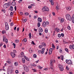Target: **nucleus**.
Masks as SVG:
<instances>
[{
    "label": "nucleus",
    "instance_id": "54",
    "mask_svg": "<svg viewBox=\"0 0 74 74\" xmlns=\"http://www.w3.org/2000/svg\"><path fill=\"white\" fill-rule=\"evenodd\" d=\"M49 51H51L52 52V49L51 48L50 49H49Z\"/></svg>",
    "mask_w": 74,
    "mask_h": 74
},
{
    "label": "nucleus",
    "instance_id": "40",
    "mask_svg": "<svg viewBox=\"0 0 74 74\" xmlns=\"http://www.w3.org/2000/svg\"><path fill=\"white\" fill-rule=\"evenodd\" d=\"M23 41H24V42H26L27 41V39L26 38L25 39H24L23 40Z\"/></svg>",
    "mask_w": 74,
    "mask_h": 74
},
{
    "label": "nucleus",
    "instance_id": "57",
    "mask_svg": "<svg viewBox=\"0 0 74 74\" xmlns=\"http://www.w3.org/2000/svg\"><path fill=\"white\" fill-rule=\"evenodd\" d=\"M52 51H49V55H51V54L52 53Z\"/></svg>",
    "mask_w": 74,
    "mask_h": 74
},
{
    "label": "nucleus",
    "instance_id": "35",
    "mask_svg": "<svg viewBox=\"0 0 74 74\" xmlns=\"http://www.w3.org/2000/svg\"><path fill=\"white\" fill-rule=\"evenodd\" d=\"M58 37L59 38H60L61 37V35H60V34H59L58 35Z\"/></svg>",
    "mask_w": 74,
    "mask_h": 74
},
{
    "label": "nucleus",
    "instance_id": "27",
    "mask_svg": "<svg viewBox=\"0 0 74 74\" xmlns=\"http://www.w3.org/2000/svg\"><path fill=\"white\" fill-rule=\"evenodd\" d=\"M5 26H8V23L7 22H5Z\"/></svg>",
    "mask_w": 74,
    "mask_h": 74
},
{
    "label": "nucleus",
    "instance_id": "33",
    "mask_svg": "<svg viewBox=\"0 0 74 74\" xmlns=\"http://www.w3.org/2000/svg\"><path fill=\"white\" fill-rule=\"evenodd\" d=\"M40 26V23H38V27H39Z\"/></svg>",
    "mask_w": 74,
    "mask_h": 74
},
{
    "label": "nucleus",
    "instance_id": "24",
    "mask_svg": "<svg viewBox=\"0 0 74 74\" xmlns=\"http://www.w3.org/2000/svg\"><path fill=\"white\" fill-rule=\"evenodd\" d=\"M48 29H47V28H46L45 30V33H48Z\"/></svg>",
    "mask_w": 74,
    "mask_h": 74
},
{
    "label": "nucleus",
    "instance_id": "23",
    "mask_svg": "<svg viewBox=\"0 0 74 74\" xmlns=\"http://www.w3.org/2000/svg\"><path fill=\"white\" fill-rule=\"evenodd\" d=\"M14 65L15 66H18V62H16L14 63Z\"/></svg>",
    "mask_w": 74,
    "mask_h": 74
},
{
    "label": "nucleus",
    "instance_id": "63",
    "mask_svg": "<svg viewBox=\"0 0 74 74\" xmlns=\"http://www.w3.org/2000/svg\"><path fill=\"white\" fill-rule=\"evenodd\" d=\"M17 31H18V32H19V27L17 28Z\"/></svg>",
    "mask_w": 74,
    "mask_h": 74
},
{
    "label": "nucleus",
    "instance_id": "56",
    "mask_svg": "<svg viewBox=\"0 0 74 74\" xmlns=\"http://www.w3.org/2000/svg\"><path fill=\"white\" fill-rule=\"evenodd\" d=\"M71 20L72 21V22L73 23H74V18H72V19H71Z\"/></svg>",
    "mask_w": 74,
    "mask_h": 74
},
{
    "label": "nucleus",
    "instance_id": "31",
    "mask_svg": "<svg viewBox=\"0 0 74 74\" xmlns=\"http://www.w3.org/2000/svg\"><path fill=\"white\" fill-rule=\"evenodd\" d=\"M39 48H40V49H41L42 48V45H39Z\"/></svg>",
    "mask_w": 74,
    "mask_h": 74
},
{
    "label": "nucleus",
    "instance_id": "62",
    "mask_svg": "<svg viewBox=\"0 0 74 74\" xmlns=\"http://www.w3.org/2000/svg\"><path fill=\"white\" fill-rule=\"evenodd\" d=\"M62 18H61L60 17H58V19L60 21Z\"/></svg>",
    "mask_w": 74,
    "mask_h": 74
},
{
    "label": "nucleus",
    "instance_id": "44",
    "mask_svg": "<svg viewBox=\"0 0 74 74\" xmlns=\"http://www.w3.org/2000/svg\"><path fill=\"white\" fill-rule=\"evenodd\" d=\"M15 42H19V40H15Z\"/></svg>",
    "mask_w": 74,
    "mask_h": 74
},
{
    "label": "nucleus",
    "instance_id": "49",
    "mask_svg": "<svg viewBox=\"0 0 74 74\" xmlns=\"http://www.w3.org/2000/svg\"><path fill=\"white\" fill-rule=\"evenodd\" d=\"M62 49H60V53H62Z\"/></svg>",
    "mask_w": 74,
    "mask_h": 74
},
{
    "label": "nucleus",
    "instance_id": "1",
    "mask_svg": "<svg viewBox=\"0 0 74 74\" xmlns=\"http://www.w3.org/2000/svg\"><path fill=\"white\" fill-rule=\"evenodd\" d=\"M66 18L68 21H71V17L69 14H66Z\"/></svg>",
    "mask_w": 74,
    "mask_h": 74
},
{
    "label": "nucleus",
    "instance_id": "7",
    "mask_svg": "<svg viewBox=\"0 0 74 74\" xmlns=\"http://www.w3.org/2000/svg\"><path fill=\"white\" fill-rule=\"evenodd\" d=\"M11 55L12 58H14L15 56V54L12 52H11Z\"/></svg>",
    "mask_w": 74,
    "mask_h": 74
},
{
    "label": "nucleus",
    "instance_id": "25",
    "mask_svg": "<svg viewBox=\"0 0 74 74\" xmlns=\"http://www.w3.org/2000/svg\"><path fill=\"white\" fill-rule=\"evenodd\" d=\"M60 59L62 60H63V56L61 55L60 56Z\"/></svg>",
    "mask_w": 74,
    "mask_h": 74
},
{
    "label": "nucleus",
    "instance_id": "10",
    "mask_svg": "<svg viewBox=\"0 0 74 74\" xmlns=\"http://www.w3.org/2000/svg\"><path fill=\"white\" fill-rule=\"evenodd\" d=\"M14 10V8H13V6H11L10 7V8H9V10L10 11H13V10Z\"/></svg>",
    "mask_w": 74,
    "mask_h": 74
},
{
    "label": "nucleus",
    "instance_id": "15",
    "mask_svg": "<svg viewBox=\"0 0 74 74\" xmlns=\"http://www.w3.org/2000/svg\"><path fill=\"white\" fill-rule=\"evenodd\" d=\"M16 4V3H15V2L13 1L12 2V5H13V6H15V5Z\"/></svg>",
    "mask_w": 74,
    "mask_h": 74
},
{
    "label": "nucleus",
    "instance_id": "34",
    "mask_svg": "<svg viewBox=\"0 0 74 74\" xmlns=\"http://www.w3.org/2000/svg\"><path fill=\"white\" fill-rule=\"evenodd\" d=\"M65 51H66L67 52H69V49H68L66 48L65 49Z\"/></svg>",
    "mask_w": 74,
    "mask_h": 74
},
{
    "label": "nucleus",
    "instance_id": "5",
    "mask_svg": "<svg viewBox=\"0 0 74 74\" xmlns=\"http://www.w3.org/2000/svg\"><path fill=\"white\" fill-rule=\"evenodd\" d=\"M59 67L60 71H63L64 69L63 68V66L61 65H59Z\"/></svg>",
    "mask_w": 74,
    "mask_h": 74
},
{
    "label": "nucleus",
    "instance_id": "52",
    "mask_svg": "<svg viewBox=\"0 0 74 74\" xmlns=\"http://www.w3.org/2000/svg\"><path fill=\"white\" fill-rule=\"evenodd\" d=\"M10 14L11 15V16H12V15H13V14H14V13L12 12H11Z\"/></svg>",
    "mask_w": 74,
    "mask_h": 74
},
{
    "label": "nucleus",
    "instance_id": "16",
    "mask_svg": "<svg viewBox=\"0 0 74 74\" xmlns=\"http://www.w3.org/2000/svg\"><path fill=\"white\" fill-rule=\"evenodd\" d=\"M5 29L6 30H9V26H5Z\"/></svg>",
    "mask_w": 74,
    "mask_h": 74
},
{
    "label": "nucleus",
    "instance_id": "53",
    "mask_svg": "<svg viewBox=\"0 0 74 74\" xmlns=\"http://www.w3.org/2000/svg\"><path fill=\"white\" fill-rule=\"evenodd\" d=\"M13 52L14 53H16V50H14L13 51Z\"/></svg>",
    "mask_w": 74,
    "mask_h": 74
},
{
    "label": "nucleus",
    "instance_id": "42",
    "mask_svg": "<svg viewBox=\"0 0 74 74\" xmlns=\"http://www.w3.org/2000/svg\"><path fill=\"white\" fill-rule=\"evenodd\" d=\"M5 42L6 44H7L8 43V39H5Z\"/></svg>",
    "mask_w": 74,
    "mask_h": 74
},
{
    "label": "nucleus",
    "instance_id": "55",
    "mask_svg": "<svg viewBox=\"0 0 74 74\" xmlns=\"http://www.w3.org/2000/svg\"><path fill=\"white\" fill-rule=\"evenodd\" d=\"M66 69L67 70H69V67L67 66H66Z\"/></svg>",
    "mask_w": 74,
    "mask_h": 74
},
{
    "label": "nucleus",
    "instance_id": "6",
    "mask_svg": "<svg viewBox=\"0 0 74 74\" xmlns=\"http://www.w3.org/2000/svg\"><path fill=\"white\" fill-rule=\"evenodd\" d=\"M8 4L7 3H5L4 4V5L3 6L4 8H7L8 7Z\"/></svg>",
    "mask_w": 74,
    "mask_h": 74
},
{
    "label": "nucleus",
    "instance_id": "8",
    "mask_svg": "<svg viewBox=\"0 0 74 74\" xmlns=\"http://www.w3.org/2000/svg\"><path fill=\"white\" fill-rule=\"evenodd\" d=\"M42 25L43 27H46V26H47V24H46V23L45 21H44L42 22Z\"/></svg>",
    "mask_w": 74,
    "mask_h": 74
},
{
    "label": "nucleus",
    "instance_id": "48",
    "mask_svg": "<svg viewBox=\"0 0 74 74\" xmlns=\"http://www.w3.org/2000/svg\"><path fill=\"white\" fill-rule=\"evenodd\" d=\"M68 29L69 30H71V28L70 27V26H68L67 27Z\"/></svg>",
    "mask_w": 74,
    "mask_h": 74
},
{
    "label": "nucleus",
    "instance_id": "38",
    "mask_svg": "<svg viewBox=\"0 0 74 74\" xmlns=\"http://www.w3.org/2000/svg\"><path fill=\"white\" fill-rule=\"evenodd\" d=\"M56 10H59V6L58 5H57L56 7Z\"/></svg>",
    "mask_w": 74,
    "mask_h": 74
},
{
    "label": "nucleus",
    "instance_id": "64",
    "mask_svg": "<svg viewBox=\"0 0 74 74\" xmlns=\"http://www.w3.org/2000/svg\"><path fill=\"white\" fill-rule=\"evenodd\" d=\"M72 49H74V44L72 45Z\"/></svg>",
    "mask_w": 74,
    "mask_h": 74
},
{
    "label": "nucleus",
    "instance_id": "2",
    "mask_svg": "<svg viewBox=\"0 0 74 74\" xmlns=\"http://www.w3.org/2000/svg\"><path fill=\"white\" fill-rule=\"evenodd\" d=\"M42 10L43 11H49V9L46 6H44Z\"/></svg>",
    "mask_w": 74,
    "mask_h": 74
},
{
    "label": "nucleus",
    "instance_id": "47",
    "mask_svg": "<svg viewBox=\"0 0 74 74\" xmlns=\"http://www.w3.org/2000/svg\"><path fill=\"white\" fill-rule=\"evenodd\" d=\"M61 36L62 37H64V34L63 33H61Z\"/></svg>",
    "mask_w": 74,
    "mask_h": 74
},
{
    "label": "nucleus",
    "instance_id": "50",
    "mask_svg": "<svg viewBox=\"0 0 74 74\" xmlns=\"http://www.w3.org/2000/svg\"><path fill=\"white\" fill-rule=\"evenodd\" d=\"M46 25H49V22L48 21H46Z\"/></svg>",
    "mask_w": 74,
    "mask_h": 74
},
{
    "label": "nucleus",
    "instance_id": "39",
    "mask_svg": "<svg viewBox=\"0 0 74 74\" xmlns=\"http://www.w3.org/2000/svg\"><path fill=\"white\" fill-rule=\"evenodd\" d=\"M25 15H27L29 14V13H28V12H26L25 13Z\"/></svg>",
    "mask_w": 74,
    "mask_h": 74
},
{
    "label": "nucleus",
    "instance_id": "58",
    "mask_svg": "<svg viewBox=\"0 0 74 74\" xmlns=\"http://www.w3.org/2000/svg\"><path fill=\"white\" fill-rule=\"evenodd\" d=\"M28 8H29V9H30V8H32V6L29 5L28 7Z\"/></svg>",
    "mask_w": 74,
    "mask_h": 74
},
{
    "label": "nucleus",
    "instance_id": "19",
    "mask_svg": "<svg viewBox=\"0 0 74 74\" xmlns=\"http://www.w3.org/2000/svg\"><path fill=\"white\" fill-rule=\"evenodd\" d=\"M22 62L23 63H25V59L23 58H22Z\"/></svg>",
    "mask_w": 74,
    "mask_h": 74
},
{
    "label": "nucleus",
    "instance_id": "61",
    "mask_svg": "<svg viewBox=\"0 0 74 74\" xmlns=\"http://www.w3.org/2000/svg\"><path fill=\"white\" fill-rule=\"evenodd\" d=\"M32 44L33 45H35V43H34V42L33 41L32 42Z\"/></svg>",
    "mask_w": 74,
    "mask_h": 74
},
{
    "label": "nucleus",
    "instance_id": "30",
    "mask_svg": "<svg viewBox=\"0 0 74 74\" xmlns=\"http://www.w3.org/2000/svg\"><path fill=\"white\" fill-rule=\"evenodd\" d=\"M73 46L72 45H70L69 46V48L71 49H73Z\"/></svg>",
    "mask_w": 74,
    "mask_h": 74
},
{
    "label": "nucleus",
    "instance_id": "9",
    "mask_svg": "<svg viewBox=\"0 0 74 74\" xmlns=\"http://www.w3.org/2000/svg\"><path fill=\"white\" fill-rule=\"evenodd\" d=\"M38 31L40 32H42V31L43 30H42V29L41 27H40L38 29Z\"/></svg>",
    "mask_w": 74,
    "mask_h": 74
},
{
    "label": "nucleus",
    "instance_id": "21",
    "mask_svg": "<svg viewBox=\"0 0 74 74\" xmlns=\"http://www.w3.org/2000/svg\"><path fill=\"white\" fill-rule=\"evenodd\" d=\"M56 32H60V29H59L58 28H56Z\"/></svg>",
    "mask_w": 74,
    "mask_h": 74
},
{
    "label": "nucleus",
    "instance_id": "45",
    "mask_svg": "<svg viewBox=\"0 0 74 74\" xmlns=\"http://www.w3.org/2000/svg\"><path fill=\"white\" fill-rule=\"evenodd\" d=\"M13 45H14V48H15L16 45L14 43H13Z\"/></svg>",
    "mask_w": 74,
    "mask_h": 74
},
{
    "label": "nucleus",
    "instance_id": "12",
    "mask_svg": "<svg viewBox=\"0 0 74 74\" xmlns=\"http://www.w3.org/2000/svg\"><path fill=\"white\" fill-rule=\"evenodd\" d=\"M53 62V60H51L50 61V66L51 67H52V66H53V64L52 62Z\"/></svg>",
    "mask_w": 74,
    "mask_h": 74
},
{
    "label": "nucleus",
    "instance_id": "37",
    "mask_svg": "<svg viewBox=\"0 0 74 74\" xmlns=\"http://www.w3.org/2000/svg\"><path fill=\"white\" fill-rule=\"evenodd\" d=\"M20 14L21 15H23V12H20Z\"/></svg>",
    "mask_w": 74,
    "mask_h": 74
},
{
    "label": "nucleus",
    "instance_id": "43",
    "mask_svg": "<svg viewBox=\"0 0 74 74\" xmlns=\"http://www.w3.org/2000/svg\"><path fill=\"white\" fill-rule=\"evenodd\" d=\"M23 22H26V19H25L24 20H23Z\"/></svg>",
    "mask_w": 74,
    "mask_h": 74
},
{
    "label": "nucleus",
    "instance_id": "29",
    "mask_svg": "<svg viewBox=\"0 0 74 74\" xmlns=\"http://www.w3.org/2000/svg\"><path fill=\"white\" fill-rule=\"evenodd\" d=\"M38 69H42V67H41L40 66H38Z\"/></svg>",
    "mask_w": 74,
    "mask_h": 74
},
{
    "label": "nucleus",
    "instance_id": "13",
    "mask_svg": "<svg viewBox=\"0 0 74 74\" xmlns=\"http://www.w3.org/2000/svg\"><path fill=\"white\" fill-rule=\"evenodd\" d=\"M60 21V23H63L64 21V18H62Z\"/></svg>",
    "mask_w": 74,
    "mask_h": 74
},
{
    "label": "nucleus",
    "instance_id": "17",
    "mask_svg": "<svg viewBox=\"0 0 74 74\" xmlns=\"http://www.w3.org/2000/svg\"><path fill=\"white\" fill-rule=\"evenodd\" d=\"M66 10L67 11H70L71 10V7H68L66 8Z\"/></svg>",
    "mask_w": 74,
    "mask_h": 74
},
{
    "label": "nucleus",
    "instance_id": "46",
    "mask_svg": "<svg viewBox=\"0 0 74 74\" xmlns=\"http://www.w3.org/2000/svg\"><path fill=\"white\" fill-rule=\"evenodd\" d=\"M52 47L53 48H55V45L53 44H52Z\"/></svg>",
    "mask_w": 74,
    "mask_h": 74
},
{
    "label": "nucleus",
    "instance_id": "41",
    "mask_svg": "<svg viewBox=\"0 0 74 74\" xmlns=\"http://www.w3.org/2000/svg\"><path fill=\"white\" fill-rule=\"evenodd\" d=\"M25 59H26V60H27L28 61H29V59L28 58L25 57Z\"/></svg>",
    "mask_w": 74,
    "mask_h": 74
},
{
    "label": "nucleus",
    "instance_id": "59",
    "mask_svg": "<svg viewBox=\"0 0 74 74\" xmlns=\"http://www.w3.org/2000/svg\"><path fill=\"white\" fill-rule=\"evenodd\" d=\"M51 5H53L54 4L53 2L52 1L51 2Z\"/></svg>",
    "mask_w": 74,
    "mask_h": 74
},
{
    "label": "nucleus",
    "instance_id": "18",
    "mask_svg": "<svg viewBox=\"0 0 74 74\" xmlns=\"http://www.w3.org/2000/svg\"><path fill=\"white\" fill-rule=\"evenodd\" d=\"M41 44H42L43 46V47H46V44L45 43L43 42Z\"/></svg>",
    "mask_w": 74,
    "mask_h": 74
},
{
    "label": "nucleus",
    "instance_id": "20",
    "mask_svg": "<svg viewBox=\"0 0 74 74\" xmlns=\"http://www.w3.org/2000/svg\"><path fill=\"white\" fill-rule=\"evenodd\" d=\"M20 54L21 55V57H23V56L24 55V53L23 52H21Z\"/></svg>",
    "mask_w": 74,
    "mask_h": 74
},
{
    "label": "nucleus",
    "instance_id": "36",
    "mask_svg": "<svg viewBox=\"0 0 74 74\" xmlns=\"http://www.w3.org/2000/svg\"><path fill=\"white\" fill-rule=\"evenodd\" d=\"M7 63H8V64H11V62H10L9 61H6Z\"/></svg>",
    "mask_w": 74,
    "mask_h": 74
},
{
    "label": "nucleus",
    "instance_id": "22",
    "mask_svg": "<svg viewBox=\"0 0 74 74\" xmlns=\"http://www.w3.org/2000/svg\"><path fill=\"white\" fill-rule=\"evenodd\" d=\"M29 51L30 53H32L33 52V51L32 50V49L31 48H29Z\"/></svg>",
    "mask_w": 74,
    "mask_h": 74
},
{
    "label": "nucleus",
    "instance_id": "32",
    "mask_svg": "<svg viewBox=\"0 0 74 74\" xmlns=\"http://www.w3.org/2000/svg\"><path fill=\"white\" fill-rule=\"evenodd\" d=\"M33 57L34 58H36V57H37V55L36 54H34L33 55Z\"/></svg>",
    "mask_w": 74,
    "mask_h": 74
},
{
    "label": "nucleus",
    "instance_id": "26",
    "mask_svg": "<svg viewBox=\"0 0 74 74\" xmlns=\"http://www.w3.org/2000/svg\"><path fill=\"white\" fill-rule=\"evenodd\" d=\"M29 38H32V34L31 33H29Z\"/></svg>",
    "mask_w": 74,
    "mask_h": 74
},
{
    "label": "nucleus",
    "instance_id": "11",
    "mask_svg": "<svg viewBox=\"0 0 74 74\" xmlns=\"http://www.w3.org/2000/svg\"><path fill=\"white\" fill-rule=\"evenodd\" d=\"M44 51H45V48H42L41 50V53L42 54H43L44 53Z\"/></svg>",
    "mask_w": 74,
    "mask_h": 74
},
{
    "label": "nucleus",
    "instance_id": "51",
    "mask_svg": "<svg viewBox=\"0 0 74 74\" xmlns=\"http://www.w3.org/2000/svg\"><path fill=\"white\" fill-rule=\"evenodd\" d=\"M18 70H16L15 71V73H16V74H18Z\"/></svg>",
    "mask_w": 74,
    "mask_h": 74
},
{
    "label": "nucleus",
    "instance_id": "28",
    "mask_svg": "<svg viewBox=\"0 0 74 74\" xmlns=\"http://www.w3.org/2000/svg\"><path fill=\"white\" fill-rule=\"evenodd\" d=\"M2 34H4V33H6V32H5V30H3L2 31Z\"/></svg>",
    "mask_w": 74,
    "mask_h": 74
},
{
    "label": "nucleus",
    "instance_id": "14",
    "mask_svg": "<svg viewBox=\"0 0 74 74\" xmlns=\"http://www.w3.org/2000/svg\"><path fill=\"white\" fill-rule=\"evenodd\" d=\"M38 21L39 22H42V19L40 18H39L38 19Z\"/></svg>",
    "mask_w": 74,
    "mask_h": 74
},
{
    "label": "nucleus",
    "instance_id": "60",
    "mask_svg": "<svg viewBox=\"0 0 74 74\" xmlns=\"http://www.w3.org/2000/svg\"><path fill=\"white\" fill-rule=\"evenodd\" d=\"M14 10L15 11H16V6H15L14 7Z\"/></svg>",
    "mask_w": 74,
    "mask_h": 74
},
{
    "label": "nucleus",
    "instance_id": "4",
    "mask_svg": "<svg viewBox=\"0 0 74 74\" xmlns=\"http://www.w3.org/2000/svg\"><path fill=\"white\" fill-rule=\"evenodd\" d=\"M66 62L67 64H72V62H71V60H66Z\"/></svg>",
    "mask_w": 74,
    "mask_h": 74
},
{
    "label": "nucleus",
    "instance_id": "3",
    "mask_svg": "<svg viewBox=\"0 0 74 74\" xmlns=\"http://www.w3.org/2000/svg\"><path fill=\"white\" fill-rule=\"evenodd\" d=\"M23 66L24 70L26 71V72H28L29 71V69L28 68V67H27V66L26 65H24Z\"/></svg>",
    "mask_w": 74,
    "mask_h": 74
}]
</instances>
